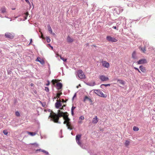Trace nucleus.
<instances>
[{
	"label": "nucleus",
	"mask_w": 155,
	"mask_h": 155,
	"mask_svg": "<svg viewBox=\"0 0 155 155\" xmlns=\"http://www.w3.org/2000/svg\"><path fill=\"white\" fill-rule=\"evenodd\" d=\"M58 112L59 113L58 114H56L55 113L52 112L53 114L51 115V113H50V115L48 117V118L51 117V118L53 119H57V117H58L59 119L60 117H63V113L64 112H60V110H58Z\"/></svg>",
	"instance_id": "f257e3e1"
},
{
	"label": "nucleus",
	"mask_w": 155,
	"mask_h": 155,
	"mask_svg": "<svg viewBox=\"0 0 155 155\" xmlns=\"http://www.w3.org/2000/svg\"><path fill=\"white\" fill-rule=\"evenodd\" d=\"M15 36V34L12 32H6L5 33V37L8 40L13 39Z\"/></svg>",
	"instance_id": "f03ea898"
},
{
	"label": "nucleus",
	"mask_w": 155,
	"mask_h": 155,
	"mask_svg": "<svg viewBox=\"0 0 155 155\" xmlns=\"http://www.w3.org/2000/svg\"><path fill=\"white\" fill-rule=\"evenodd\" d=\"M94 92L96 94L100 97L104 98H106L107 97L106 94H104L101 91L98 90H94Z\"/></svg>",
	"instance_id": "7ed1b4c3"
},
{
	"label": "nucleus",
	"mask_w": 155,
	"mask_h": 155,
	"mask_svg": "<svg viewBox=\"0 0 155 155\" xmlns=\"http://www.w3.org/2000/svg\"><path fill=\"white\" fill-rule=\"evenodd\" d=\"M78 77L81 79H84L85 78V76L82 70H80L77 72Z\"/></svg>",
	"instance_id": "20e7f679"
},
{
	"label": "nucleus",
	"mask_w": 155,
	"mask_h": 155,
	"mask_svg": "<svg viewBox=\"0 0 155 155\" xmlns=\"http://www.w3.org/2000/svg\"><path fill=\"white\" fill-rule=\"evenodd\" d=\"M106 39L109 41L111 42H116L117 41V39L114 38L110 36H107L106 37Z\"/></svg>",
	"instance_id": "39448f33"
},
{
	"label": "nucleus",
	"mask_w": 155,
	"mask_h": 155,
	"mask_svg": "<svg viewBox=\"0 0 155 155\" xmlns=\"http://www.w3.org/2000/svg\"><path fill=\"white\" fill-rule=\"evenodd\" d=\"M81 136V134H77L76 136V141L78 145H81V142L80 141V140Z\"/></svg>",
	"instance_id": "423d86ee"
},
{
	"label": "nucleus",
	"mask_w": 155,
	"mask_h": 155,
	"mask_svg": "<svg viewBox=\"0 0 155 155\" xmlns=\"http://www.w3.org/2000/svg\"><path fill=\"white\" fill-rule=\"evenodd\" d=\"M99 78L102 81H106L109 80L108 78L104 75H100Z\"/></svg>",
	"instance_id": "0eeeda50"
},
{
	"label": "nucleus",
	"mask_w": 155,
	"mask_h": 155,
	"mask_svg": "<svg viewBox=\"0 0 155 155\" xmlns=\"http://www.w3.org/2000/svg\"><path fill=\"white\" fill-rule=\"evenodd\" d=\"M102 65L106 68H108L109 66V64L108 62L105 61H103L101 62Z\"/></svg>",
	"instance_id": "6e6552de"
},
{
	"label": "nucleus",
	"mask_w": 155,
	"mask_h": 155,
	"mask_svg": "<svg viewBox=\"0 0 155 155\" xmlns=\"http://www.w3.org/2000/svg\"><path fill=\"white\" fill-rule=\"evenodd\" d=\"M0 11L1 13L2 14L7 13L6 8L5 6H2L0 9Z\"/></svg>",
	"instance_id": "1a4fd4ad"
},
{
	"label": "nucleus",
	"mask_w": 155,
	"mask_h": 155,
	"mask_svg": "<svg viewBox=\"0 0 155 155\" xmlns=\"http://www.w3.org/2000/svg\"><path fill=\"white\" fill-rule=\"evenodd\" d=\"M147 63V60L145 59H141L137 62V64H144Z\"/></svg>",
	"instance_id": "9d476101"
},
{
	"label": "nucleus",
	"mask_w": 155,
	"mask_h": 155,
	"mask_svg": "<svg viewBox=\"0 0 155 155\" xmlns=\"http://www.w3.org/2000/svg\"><path fill=\"white\" fill-rule=\"evenodd\" d=\"M66 127H67L68 129H69L70 130H71L73 129V128L71 126V122H69L66 124Z\"/></svg>",
	"instance_id": "9b49d317"
},
{
	"label": "nucleus",
	"mask_w": 155,
	"mask_h": 155,
	"mask_svg": "<svg viewBox=\"0 0 155 155\" xmlns=\"http://www.w3.org/2000/svg\"><path fill=\"white\" fill-rule=\"evenodd\" d=\"M55 106L56 108L58 109L61 106L62 104L60 102L57 101L55 103Z\"/></svg>",
	"instance_id": "f8f14e48"
},
{
	"label": "nucleus",
	"mask_w": 155,
	"mask_h": 155,
	"mask_svg": "<svg viewBox=\"0 0 155 155\" xmlns=\"http://www.w3.org/2000/svg\"><path fill=\"white\" fill-rule=\"evenodd\" d=\"M36 61H37L39 62L41 64H43L45 63L44 60L43 59L39 57H38L36 59Z\"/></svg>",
	"instance_id": "ddd939ff"
},
{
	"label": "nucleus",
	"mask_w": 155,
	"mask_h": 155,
	"mask_svg": "<svg viewBox=\"0 0 155 155\" xmlns=\"http://www.w3.org/2000/svg\"><path fill=\"white\" fill-rule=\"evenodd\" d=\"M59 119L58 117H57V119H53L51 118L50 119V121H53L55 123H57L59 124L61 123V122L60 121H59Z\"/></svg>",
	"instance_id": "4468645a"
},
{
	"label": "nucleus",
	"mask_w": 155,
	"mask_h": 155,
	"mask_svg": "<svg viewBox=\"0 0 155 155\" xmlns=\"http://www.w3.org/2000/svg\"><path fill=\"white\" fill-rule=\"evenodd\" d=\"M56 86L57 89L59 90L61 89L63 85L61 83L58 82L56 84Z\"/></svg>",
	"instance_id": "2eb2a0df"
},
{
	"label": "nucleus",
	"mask_w": 155,
	"mask_h": 155,
	"mask_svg": "<svg viewBox=\"0 0 155 155\" xmlns=\"http://www.w3.org/2000/svg\"><path fill=\"white\" fill-rule=\"evenodd\" d=\"M136 71H138L141 73L140 71L143 73H144L146 72V68H134Z\"/></svg>",
	"instance_id": "dca6fc26"
},
{
	"label": "nucleus",
	"mask_w": 155,
	"mask_h": 155,
	"mask_svg": "<svg viewBox=\"0 0 155 155\" xmlns=\"http://www.w3.org/2000/svg\"><path fill=\"white\" fill-rule=\"evenodd\" d=\"M132 58L134 60L137 59V58L136 55V51H134L133 52L132 54Z\"/></svg>",
	"instance_id": "f3484780"
},
{
	"label": "nucleus",
	"mask_w": 155,
	"mask_h": 155,
	"mask_svg": "<svg viewBox=\"0 0 155 155\" xmlns=\"http://www.w3.org/2000/svg\"><path fill=\"white\" fill-rule=\"evenodd\" d=\"M86 84L90 86H93L96 85V84L95 81H91L86 83Z\"/></svg>",
	"instance_id": "a211bd4d"
},
{
	"label": "nucleus",
	"mask_w": 155,
	"mask_h": 155,
	"mask_svg": "<svg viewBox=\"0 0 155 155\" xmlns=\"http://www.w3.org/2000/svg\"><path fill=\"white\" fill-rule=\"evenodd\" d=\"M98 121L97 116H95L93 118L92 123L94 124H96L98 122Z\"/></svg>",
	"instance_id": "6ab92c4d"
},
{
	"label": "nucleus",
	"mask_w": 155,
	"mask_h": 155,
	"mask_svg": "<svg viewBox=\"0 0 155 155\" xmlns=\"http://www.w3.org/2000/svg\"><path fill=\"white\" fill-rule=\"evenodd\" d=\"M67 41L68 43H71L74 40L73 38H71L70 36H68L67 38Z\"/></svg>",
	"instance_id": "aec40b11"
},
{
	"label": "nucleus",
	"mask_w": 155,
	"mask_h": 155,
	"mask_svg": "<svg viewBox=\"0 0 155 155\" xmlns=\"http://www.w3.org/2000/svg\"><path fill=\"white\" fill-rule=\"evenodd\" d=\"M69 114L67 112H64L63 118L64 120H65L68 117Z\"/></svg>",
	"instance_id": "412c9836"
},
{
	"label": "nucleus",
	"mask_w": 155,
	"mask_h": 155,
	"mask_svg": "<svg viewBox=\"0 0 155 155\" xmlns=\"http://www.w3.org/2000/svg\"><path fill=\"white\" fill-rule=\"evenodd\" d=\"M117 81L119 82V83L120 84H122L123 85H124L125 84V81L122 80L118 79Z\"/></svg>",
	"instance_id": "4be33fe9"
},
{
	"label": "nucleus",
	"mask_w": 155,
	"mask_h": 155,
	"mask_svg": "<svg viewBox=\"0 0 155 155\" xmlns=\"http://www.w3.org/2000/svg\"><path fill=\"white\" fill-rule=\"evenodd\" d=\"M47 28L49 31L50 32V33L52 34V31L51 28L49 25H48Z\"/></svg>",
	"instance_id": "5701e85b"
},
{
	"label": "nucleus",
	"mask_w": 155,
	"mask_h": 155,
	"mask_svg": "<svg viewBox=\"0 0 155 155\" xmlns=\"http://www.w3.org/2000/svg\"><path fill=\"white\" fill-rule=\"evenodd\" d=\"M28 133L31 136H35L36 134V133L33 132H28Z\"/></svg>",
	"instance_id": "b1692460"
},
{
	"label": "nucleus",
	"mask_w": 155,
	"mask_h": 155,
	"mask_svg": "<svg viewBox=\"0 0 155 155\" xmlns=\"http://www.w3.org/2000/svg\"><path fill=\"white\" fill-rule=\"evenodd\" d=\"M139 49H140V50L143 51V52H144L145 51H146V50H145V47H142L140 46L139 47Z\"/></svg>",
	"instance_id": "393cba45"
},
{
	"label": "nucleus",
	"mask_w": 155,
	"mask_h": 155,
	"mask_svg": "<svg viewBox=\"0 0 155 155\" xmlns=\"http://www.w3.org/2000/svg\"><path fill=\"white\" fill-rule=\"evenodd\" d=\"M89 99H91L89 98L87 96H86L84 97V99L83 100V101L84 102H85L87 99L89 101Z\"/></svg>",
	"instance_id": "a878e982"
},
{
	"label": "nucleus",
	"mask_w": 155,
	"mask_h": 155,
	"mask_svg": "<svg viewBox=\"0 0 155 155\" xmlns=\"http://www.w3.org/2000/svg\"><path fill=\"white\" fill-rule=\"evenodd\" d=\"M133 130L134 131H137L139 130V128L136 126H134L133 127Z\"/></svg>",
	"instance_id": "bb28decb"
},
{
	"label": "nucleus",
	"mask_w": 155,
	"mask_h": 155,
	"mask_svg": "<svg viewBox=\"0 0 155 155\" xmlns=\"http://www.w3.org/2000/svg\"><path fill=\"white\" fill-rule=\"evenodd\" d=\"M12 68H8L7 70L8 73V74H11L12 73Z\"/></svg>",
	"instance_id": "cd10ccee"
},
{
	"label": "nucleus",
	"mask_w": 155,
	"mask_h": 155,
	"mask_svg": "<svg viewBox=\"0 0 155 155\" xmlns=\"http://www.w3.org/2000/svg\"><path fill=\"white\" fill-rule=\"evenodd\" d=\"M130 144V141L128 140H126L125 143V145L127 147Z\"/></svg>",
	"instance_id": "c85d7f7f"
},
{
	"label": "nucleus",
	"mask_w": 155,
	"mask_h": 155,
	"mask_svg": "<svg viewBox=\"0 0 155 155\" xmlns=\"http://www.w3.org/2000/svg\"><path fill=\"white\" fill-rule=\"evenodd\" d=\"M87 151L88 153H89L90 155H93V153L92 151L91 150H87Z\"/></svg>",
	"instance_id": "c756f323"
},
{
	"label": "nucleus",
	"mask_w": 155,
	"mask_h": 155,
	"mask_svg": "<svg viewBox=\"0 0 155 155\" xmlns=\"http://www.w3.org/2000/svg\"><path fill=\"white\" fill-rule=\"evenodd\" d=\"M121 69H122V70H121V71H122V73L124 74H125L126 75H127L128 74L127 73H126L124 72V71H126V69L125 70V69H124V68H122Z\"/></svg>",
	"instance_id": "7c9ffc66"
},
{
	"label": "nucleus",
	"mask_w": 155,
	"mask_h": 155,
	"mask_svg": "<svg viewBox=\"0 0 155 155\" xmlns=\"http://www.w3.org/2000/svg\"><path fill=\"white\" fill-rule=\"evenodd\" d=\"M40 103L41 104L42 107H45V106L46 105V103L45 102H41L40 101Z\"/></svg>",
	"instance_id": "2f4dec72"
},
{
	"label": "nucleus",
	"mask_w": 155,
	"mask_h": 155,
	"mask_svg": "<svg viewBox=\"0 0 155 155\" xmlns=\"http://www.w3.org/2000/svg\"><path fill=\"white\" fill-rule=\"evenodd\" d=\"M83 149H86V150H87V149L85 147V146H84V145L83 144H82L81 143V145H79Z\"/></svg>",
	"instance_id": "473e14b6"
},
{
	"label": "nucleus",
	"mask_w": 155,
	"mask_h": 155,
	"mask_svg": "<svg viewBox=\"0 0 155 155\" xmlns=\"http://www.w3.org/2000/svg\"><path fill=\"white\" fill-rule=\"evenodd\" d=\"M15 115L17 117H19L20 116V114L18 111H16L15 113Z\"/></svg>",
	"instance_id": "72a5a7b5"
},
{
	"label": "nucleus",
	"mask_w": 155,
	"mask_h": 155,
	"mask_svg": "<svg viewBox=\"0 0 155 155\" xmlns=\"http://www.w3.org/2000/svg\"><path fill=\"white\" fill-rule=\"evenodd\" d=\"M46 39L47 42L49 43L50 42L51 40L49 37H47L46 38Z\"/></svg>",
	"instance_id": "f704fd0d"
},
{
	"label": "nucleus",
	"mask_w": 155,
	"mask_h": 155,
	"mask_svg": "<svg viewBox=\"0 0 155 155\" xmlns=\"http://www.w3.org/2000/svg\"><path fill=\"white\" fill-rule=\"evenodd\" d=\"M25 15L26 16L25 17V20L27 19V17L28 15V12H26L25 13Z\"/></svg>",
	"instance_id": "c9c22d12"
},
{
	"label": "nucleus",
	"mask_w": 155,
	"mask_h": 155,
	"mask_svg": "<svg viewBox=\"0 0 155 155\" xmlns=\"http://www.w3.org/2000/svg\"><path fill=\"white\" fill-rule=\"evenodd\" d=\"M3 133L5 135H6L8 134V132L6 130H4L3 131Z\"/></svg>",
	"instance_id": "e433bc0d"
},
{
	"label": "nucleus",
	"mask_w": 155,
	"mask_h": 155,
	"mask_svg": "<svg viewBox=\"0 0 155 155\" xmlns=\"http://www.w3.org/2000/svg\"><path fill=\"white\" fill-rule=\"evenodd\" d=\"M60 58H61V60H63V61H64V62H65L67 61V59H65L64 58H63V57H60Z\"/></svg>",
	"instance_id": "4c0bfd02"
},
{
	"label": "nucleus",
	"mask_w": 155,
	"mask_h": 155,
	"mask_svg": "<svg viewBox=\"0 0 155 155\" xmlns=\"http://www.w3.org/2000/svg\"><path fill=\"white\" fill-rule=\"evenodd\" d=\"M65 120H66V121L67 122V123H68L69 122H70L71 120H70V119L69 118V117H67V118Z\"/></svg>",
	"instance_id": "58836bf2"
},
{
	"label": "nucleus",
	"mask_w": 155,
	"mask_h": 155,
	"mask_svg": "<svg viewBox=\"0 0 155 155\" xmlns=\"http://www.w3.org/2000/svg\"><path fill=\"white\" fill-rule=\"evenodd\" d=\"M25 0L26 2H27L29 5L30 7H31V4L30 3V2H29V0Z\"/></svg>",
	"instance_id": "ea45409f"
},
{
	"label": "nucleus",
	"mask_w": 155,
	"mask_h": 155,
	"mask_svg": "<svg viewBox=\"0 0 155 155\" xmlns=\"http://www.w3.org/2000/svg\"><path fill=\"white\" fill-rule=\"evenodd\" d=\"M43 152L45 153L46 155H50L49 154V153L48 151H47L45 150H44Z\"/></svg>",
	"instance_id": "a19ab883"
},
{
	"label": "nucleus",
	"mask_w": 155,
	"mask_h": 155,
	"mask_svg": "<svg viewBox=\"0 0 155 155\" xmlns=\"http://www.w3.org/2000/svg\"><path fill=\"white\" fill-rule=\"evenodd\" d=\"M45 90L47 92H48L49 91V89L48 87H45Z\"/></svg>",
	"instance_id": "79ce46f5"
},
{
	"label": "nucleus",
	"mask_w": 155,
	"mask_h": 155,
	"mask_svg": "<svg viewBox=\"0 0 155 155\" xmlns=\"http://www.w3.org/2000/svg\"><path fill=\"white\" fill-rule=\"evenodd\" d=\"M31 144L32 145H34L36 147H38V143H31Z\"/></svg>",
	"instance_id": "37998d69"
},
{
	"label": "nucleus",
	"mask_w": 155,
	"mask_h": 155,
	"mask_svg": "<svg viewBox=\"0 0 155 155\" xmlns=\"http://www.w3.org/2000/svg\"><path fill=\"white\" fill-rule=\"evenodd\" d=\"M44 150L41 149H37V150H36V151H41V152H43Z\"/></svg>",
	"instance_id": "c03bdc74"
},
{
	"label": "nucleus",
	"mask_w": 155,
	"mask_h": 155,
	"mask_svg": "<svg viewBox=\"0 0 155 155\" xmlns=\"http://www.w3.org/2000/svg\"><path fill=\"white\" fill-rule=\"evenodd\" d=\"M80 120H82L84 119V117L83 116H81L79 117Z\"/></svg>",
	"instance_id": "a18cd8bd"
},
{
	"label": "nucleus",
	"mask_w": 155,
	"mask_h": 155,
	"mask_svg": "<svg viewBox=\"0 0 155 155\" xmlns=\"http://www.w3.org/2000/svg\"><path fill=\"white\" fill-rule=\"evenodd\" d=\"M76 95H77V94H76V93H75L74 95L73 96V97H72V100H73L74 98L76 97Z\"/></svg>",
	"instance_id": "49530a36"
},
{
	"label": "nucleus",
	"mask_w": 155,
	"mask_h": 155,
	"mask_svg": "<svg viewBox=\"0 0 155 155\" xmlns=\"http://www.w3.org/2000/svg\"><path fill=\"white\" fill-rule=\"evenodd\" d=\"M103 85H104V86L106 87L107 86H110V84H104Z\"/></svg>",
	"instance_id": "de8ad7c7"
},
{
	"label": "nucleus",
	"mask_w": 155,
	"mask_h": 155,
	"mask_svg": "<svg viewBox=\"0 0 155 155\" xmlns=\"http://www.w3.org/2000/svg\"><path fill=\"white\" fill-rule=\"evenodd\" d=\"M62 94V93L61 92L60 93L57 94V97H59Z\"/></svg>",
	"instance_id": "09e8293b"
},
{
	"label": "nucleus",
	"mask_w": 155,
	"mask_h": 155,
	"mask_svg": "<svg viewBox=\"0 0 155 155\" xmlns=\"http://www.w3.org/2000/svg\"><path fill=\"white\" fill-rule=\"evenodd\" d=\"M75 108L76 107L73 106L71 107V111H74Z\"/></svg>",
	"instance_id": "8fccbe9b"
},
{
	"label": "nucleus",
	"mask_w": 155,
	"mask_h": 155,
	"mask_svg": "<svg viewBox=\"0 0 155 155\" xmlns=\"http://www.w3.org/2000/svg\"><path fill=\"white\" fill-rule=\"evenodd\" d=\"M112 28L115 29H116L117 30H118V29L117 28V27L116 26H113L112 27Z\"/></svg>",
	"instance_id": "3c124183"
},
{
	"label": "nucleus",
	"mask_w": 155,
	"mask_h": 155,
	"mask_svg": "<svg viewBox=\"0 0 155 155\" xmlns=\"http://www.w3.org/2000/svg\"><path fill=\"white\" fill-rule=\"evenodd\" d=\"M50 84V81L48 80L47 83L46 84V85L47 86H48Z\"/></svg>",
	"instance_id": "603ef678"
},
{
	"label": "nucleus",
	"mask_w": 155,
	"mask_h": 155,
	"mask_svg": "<svg viewBox=\"0 0 155 155\" xmlns=\"http://www.w3.org/2000/svg\"><path fill=\"white\" fill-rule=\"evenodd\" d=\"M18 70L20 71H23L24 70L23 68H19V69H18Z\"/></svg>",
	"instance_id": "864d4df0"
},
{
	"label": "nucleus",
	"mask_w": 155,
	"mask_h": 155,
	"mask_svg": "<svg viewBox=\"0 0 155 155\" xmlns=\"http://www.w3.org/2000/svg\"><path fill=\"white\" fill-rule=\"evenodd\" d=\"M71 114L72 116H73L74 115V111H71Z\"/></svg>",
	"instance_id": "5fc2aeb1"
},
{
	"label": "nucleus",
	"mask_w": 155,
	"mask_h": 155,
	"mask_svg": "<svg viewBox=\"0 0 155 155\" xmlns=\"http://www.w3.org/2000/svg\"><path fill=\"white\" fill-rule=\"evenodd\" d=\"M67 123V121H66V120H65L63 122V124H66Z\"/></svg>",
	"instance_id": "6e6d98bb"
},
{
	"label": "nucleus",
	"mask_w": 155,
	"mask_h": 155,
	"mask_svg": "<svg viewBox=\"0 0 155 155\" xmlns=\"http://www.w3.org/2000/svg\"><path fill=\"white\" fill-rule=\"evenodd\" d=\"M32 39H31L30 40V43L29 44V45L31 44V43L32 42Z\"/></svg>",
	"instance_id": "4d7b16f0"
},
{
	"label": "nucleus",
	"mask_w": 155,
	"mask_h": 155,
	"mask_svg": "<svg viewBox=\"0 0 155 155\" xmlns=\"http://www.w3.org/2000/svg\"><path fill=\"white\" fill-rule=\"evenodd\" d=\"M120 23H119V22H118V23H117L116 25L117 26H118L120 25Z\"/></svg>",
	"instance_id": "13d9d810"
},
{
	"label": "nucleus",
	"mask_w": 155,
	"mask_h": 155,
	"mask_svg": "<svg viewBox=\"0 0 155 155\" xmlns=\"http://www.w3.org/2000/svg\"><path fill=\"white\" fill-rule=\"evenodd\" d=\"M30 86H31V87H33V86H34V84H33V83H31V84H30Z\"/></svg>",
	"instance_id": "bf43d9fd"
},
{
	"label": "nucleus",
	"mask_w": 155,
	"mask_h": 155,
	"mask_svg": "<svg viewBox=\"0 0 155 155\" xmlns=\"http://www.w3.org/2000/svg\"><path fill=\"white\" fill-rule=\"evenodd\" d=\"M48 45L50 46L51 48L52 49H53V47L52 46H51L50 44H48Z\"/></svg>",
	"instance_id": "052dcab7"
},
{
	"label": "nucleus",
	"mask_w": 155,
	"mask_h": 155,
	"mask_svg": "<svg viewBox=\"0 0 155 155\" xmlns=\"http://www.w3.org/2000/svg\"><path fill=\"white\" fill-rule=\"evenodd\" d=\"M79 86H80V87H81V86L80 84H79L78 86H77L76 87L77 88H78V87H79Z\"/></svg>",
	"instance_id": "680f3d73"
},
{
	"label": "nucleus",
	"mask_w": 155,
	"mask_h": 155,
	"mask_svg": "<svg viewBox=\"0 0 155 155\" xmlns=\"http://www.w3.org/2000/svg\"><path fill=\"white\" fill-rule=\"evenodd\" d=\"M48 112H51V110L50 109H49L48 110Z\"/></svg>",
	"instance_id": "e2e57ef3"
},
{
	"label": "nucleus",
	"mask_w": 155,
	"mask_h": 155,
	"mask_svg": "<svg viewBox=\"0 0 155 155\" xmlns=\"http://www.w3.org/2000/svg\"><path fill=\"white\" fill-rule=\"evenodd\" d=\"M48 72H49V74H51V71H50V68H49V69L48 70Z\"/></svg>",
	"instance_id": "0e129e2a"
},
{
	"label": "nucleus",
	"mask_w": 155,
	"mask_h": 155,
	"mask_svg": "<svg viewBox=\"0 0 155 155\" xmlns=\"http://www.w3.org/2000/svg\"><path fill=\"white\" fill-rule=\"evenodd\" d=\"M104 84H101V86H100V87H101V88H102V86H104V85H103Z\"/></svg>",
	"instance_id": "69168bd1"
},
{
	"label": "nucleus",
	"mask_w": 155,
	"mask_h": 155,
	"mask_svg": "<svg viewBox=\"0 0 155 155\" xmlns=\"http://www.w3.org/2000/svg\"><path fill=\"white\" fill-rule=\"evenodd\" d=\"M89 101L91 102H92V101L91 100V99H89Z\"/></svg>",
	"instance_id": "338daca9"
},
{
	"label": "nucleus",
	"mask_w": 155,
	"mask_h": 155,
	"mask_svg": "<svg viewBox=\"0 0 155 155\" xmlns=\"http://www.w3.org/2000/svg\"><path fill=\"white\" fill-rule=\"evenodd\" d=\"M86 45V46H89V44H88V43H87Z\"/></svg>",
	"instance_id": "774afa93"
}]
</instances>
